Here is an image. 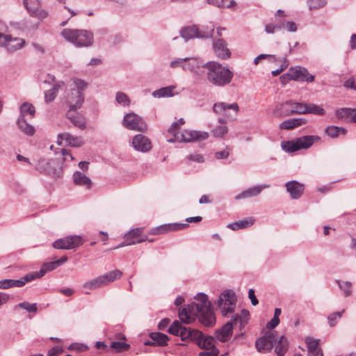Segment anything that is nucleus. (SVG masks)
Here are the masks:
<instances>
[{
	"label": "nucleus",
	"instance_id": "nucleus-41",
	"mask_svg": "<svg viewBox=\"0 0 356 356\" xmlns=\"http://www.w3.org/2000/svg\"><path fill=\"white\" fill-rule=\"evenodd\" d=\"M65 85L63 81H60L57 83L54 84L52 88L47 90L44 93V99L46 102L53 101L58 93V89Z\"/></svg>",
	"mask_w": 356,
	"mask_h": 356
},
{
	"label": "nucleus",
	"instance_id": "nucleus-15",
	"mask_svg": "<svg viewBox=\"0 0 356 356\" xmlns=\"http://www.w3.org/2000/svg\"><path fill=\"white\" fill-rule=\"evenodd\" d=\"M82 244V238L78 235L69 236L56 240L53 246L56 249L70 250L77 248Z\"/></svg>",
	"mask_w": 356,
	"mask_h": 356
},
{
	"label": "nucleus",
	"instance_id": "nucleus-10",
	"mask_svg": "<svg viewBox=\"0 0 356 356\" xmlns=\"http://www.w3.org/2000/svg\"><path fill=\"white\" fill-rule=\"evenodd\" d=\"M214 29L215 26L213 24L209 25L207 31H200V29L196 25H192L181 29L180 34L181 36L186 41L195 38H209L212 37Z\"/></svg>",
	"mask_w": 356,
	"mask_h": 356
},
{
	"label": "nucleus",
	"instance_id": "nucleus-30",
	"mask_svg": "<svg viewBox=\"0 0 356 356\" xmlns=\"http://www.w3.org/2000/svg\"><path fill=\"white\" fill-rule=\"evenodd\" d=\"M229 109L233 110L236 113L239 111V106L237 103L227 104L225 102H218L213 104V111L216 114H226V111Z\"/></svg>",
	"mask_w": 356,
	"mask_h": 356
},
{
	"label": "nucleus",
	"instance_id": "nucleus-18",
	"mask_svg": "<svg viewBox=\"0 0 356 356\" xmlns=\"http://www.w3.org/2000/svg\"><path fill=\"white\" fill-rule=\"evenodd\" d=\"M58 145H65L74 147H79L84 144L83 140L81 136H73L70 133L65 132L59 134L57 138Z\"/></svg>",
	"mask_w": 356,
	"mask_h": 356
},
{
	"label": "nucleus",
	"instance_id": "nucleus-40",
	"mask_svg": "<svg viewBox=\"0 0 356 356\" xmlns=\"http://www.w3.org/2000/svg\"><path fill=\"white\" fill-rule=\"evenodd\" d=\"M175 88V86L161 88L154 91L152 92V96L157 98L172 97L174 95L173 90Z\"/></svg>",
	"mask_w": 356,
	"mask_h": 356
},
{
	"label": "nucleus",
	"instance_id": "nucleus-64",
	"mask_svg": "<svg viewBox=\"0 0 356 356\" xmlns=\"http://www.w3.org/2000/svg\"><path fill=\"white\" fill-rule=\"evenodd\" d=\"M63 350L60 348L55 346L48 351L47 356H57Z\"/></svg>",
	"mask_w": 356,
	"mask_h": 356
},
{
	"label": "nucleus",
	"instance_id": "nucleus-56",
	"mask_svg": "<svg viewBox=\"0 0 356 356\" xmlns=\"http://www.w3.org/2000/svg\"><path fill=\"white\" fill-rule=\"evenodd\" d=\"M8 30V26L6 24L1 20H0V43L1 41L5 40L4 36L6 35L5 33Z\"/></svg>",
	"mask_w": 356,
	"mask_h": 356
},
{
	"label": "nucleus",
	"instance_id": "nucleus-35",
	"mask_svg": "<svg viewBox=\"0 0 356 356\" xmlns=\"http://www.w3.org/2000/svg\"><path fill=\"white\" fill-rule=\"evenodd\" d=\"M353 110L354 108H341L335 111V116L339 120L351 122Z\"/></svg>",
	"mask_w": 356,
	"mask_h": 356
},
{
	"label": "nucleus",
	"instance_id": "nucleus-20",
	"mask_svg": "<svg viewBox=\"0 0 356 356\" xmlns=\"http://www.w3.org/2000/svg\"><path fill=\"white\" fill-rule=\"evenodd\" d=\"M4 38L5 40L1 41L2 42L0 43V46L4 47L9 52H13L22 49L26 43L25 40L13 38L10 35L6 34Z\"/></svg>",
	"mask_w": 356,
	"mask_h": 356
},
{
	"label": "nucleus",
	"instance_id": "nucleus-60",
	"mask_svg": "<svg viewBox=\"0 0 356 356\" xmlns=\"http://www.w3.org/2000/svg\"><path fill=\"white\" fill-rule=\"evenodd\" d=\"M229 152L227 148H226L225 149H224L222 151L216 152L215 157L217 159H223L227 158L229 156Z\"/></svg>",
	"mask_w": 356,
	"mask_h": 356
},
{
	"label": "nucleus",
	"instance_id": "nucleus-48",
	"mask_svg": "<svg viewBox=\"0 0 356 356\" xmlns=\"http://www.w3.org/2000/svg\"><path fill=\"white\" fill-rule=\"evenodd\" d=\"M115 100L119 104H121L123 106H129L130 104V100L128 96L122 92H118L116 93Z\"/></svg>",
	"mask_w": 356,
	"mask_h": 356
},
{
	"label": "nucleus",
	"instance_id": "nucleus-3",
	"mask_svg": "<svg viewBox=\"0 0 356 356\" xmlns=\"http://www.w3.org/2000/svg\"><path fill=\"white\" fill-rule=\"evenodd\" d=\"M207 81L218 87L228 85L233 79V72L218 62L210 61L204 65Z\"/></svg>",
	"mask_w": 356,
	"mask_h": 356
},
{
	"label": "nucleus",
	"instance_id": "nucleus-59",
	"mask_svg": "<svg viewBox=\"0 0 356 356\" xmlns=\"http://www.w3.org/2000/svg\"><path fill=\"white\" fill-rule=\"evenodd\" d=\"M280 29H281V25H280V24L273 25V24H266L265 26V30L268 33H273L276 30H280Z\"/></svg>",
	"mask_w": 356,
	"mask_h": 356
},
{
	"label": "nucleus",
	"instance_id": "nucleus-32",
	"mask_svg": "<svg viewBox=\"0 0 356 356\" xmlns=\"http://www.w3.org/2000/svg\"><path fill=\"white\" fill-rule=\"evenodd\" d=\"M307 122L305 118H293L283 121L279 125L281 129L290 130L301 126Z\"/></svg>",
	"mask_w": 356,
	"mask_h": 356
},
{
	"label": "nucleus",
	"instance_id": "nucleus-49",
	"mask_svg": "<svg viewBox=\"0 0 356 356\" xmlns=\"http://www.w3.org/2000/svg\"><path fill=\"white\" fill-rule=\"evenodd\" d=\"M227 133V127L225 125H219L212 130L213 136L222 138Z\"/></svg>",
	"mask_w": 356,
	"mask_h": 356
},
{
	"label": "nucleus",
	"instance_id": "nucleus-12",
	"mask_svg": "<svg viewBox=\"0 0 356 356\" xmlns=\"http://www.w3.org/2000/svg\"><path fill=\"white\" fill-rule=\"evenodd\" d=\"M73 83L76 88L72 90V95L76 98V102L74 103L72 98H70L68 104L71 109H78L84 102V95L82 91L88 87V83L80 79H74Z\"/></svg>",
	"mask_w": 356,
	"mask_h": 356
},
{
	"label": "nucleus",
	"instance_id": "nucleus-61",
	"mask_svg": "<svg viewBox=\"0 0 356 356\" xmlns=\"http://www.w3.org/2000/svg\"><path fill=\"white\" fill-rule=\"evenodd\" d=\"M248 298L251 300L252 305L255 306L259 303V301L255 296L254 291L253 289H250L248 291Z\"/></svg>",
	"mask_w": 356,
	"mask_h": 356
},
{
	"label": "nucleus",
	"instance_id": "nucleus-26",
	"mask_svg": "<svg viewBox=\"0 0 356 356\" xmlns=\"http://www.w3.org/2000/svg\"><path fill=\"white\" fill-rule=\"evenodd\" d=\"M76 110V109H71L70 106V110L67 111L66 117L75 127L84 130L86 128V119L83 115L78 113H74Z\"/></svg>",
	"mask_w": 356,
	"mask_h": 356
},
{
	"label": "nucleus",
	"instance_id": "nucleus-4",
	"mask_svg": "<svg viewBox=\"0 0 356 356\" xmlns=\"http://www.w3.org/2000/svg\"><path fill=\"white\" fill-rule=\"evenodd\" d=\"M250 313L246 309H242L241 314H234L231 321L226 323L220 329L215 332L216 338L222 342L227 341L231 337L234 326H238L241 330L248 323Z\"/></svg>",
	"mask_w": 356,
	"mask_h": 356
},
{
	"label": "nucleus",
	"instance_id": "nucleus-29",
	"mask_svg": "<svg viewBox=\"0 0 356 356\" xmlns=\"http://www.w3.org/2000/svg\"><path fill=\"white\" fill-rule=\"evenodd\" d=\"M305 343L308 350L307 356H323L322 350L319 348V340L307 337L305 339Z\"/></svg>",
	"mask_w": 356,
	"mask_h": 356
},
{
	"label": "nucleus",
	"instance_id": "nucleus-25",
	"mask_svg": "<svg viewBox=\"0 0 356 356\" xmlns=\"http://www.w3.org/2000/svg\"><path fill=\"white\" fill-rule=\"evenodd\" d=\"M287 192L290 194L292 199H299L304 191V185L293 180L289 181L285 184Z\"/></svg>",
	"mask_w": 356,
	"mask_h": 356
},
{
	"label": "nucleus",
	"instance_id": "nucleus-7",
	"mask_svg": "<svg viewBox=\"0 0 356 356\" xmlns=\"http://www.w3.org/2000/svg\"><path fill=\"white\" fill-rule=\"evenodd\" d=\"M320 138L316 136H305L293 140L283 141L281 143L282 149L286 152H294L301 149H307L312 146L315 140Z\"/></svg>",
	"mask_w": 356,
	"mask_h": 356
},
{
	"label": "nucleus",
	"instance_id": "nucleus-17",
	"mask_svg": "<svg viewBox=\"0 0 356 356\" xmlns=\"http://www.w3.org/2000/svg\"><path fill=\"white\" fill-rule=\"evenodd\" d=\"M60 166L57 159H40L36 166L37 170L44 172L48 175H57V168Z\"/></svg>",
	"mask_w": 356,
	"mask_h": 356
},
{
	"label": "nucleus",
	"instance_id": "nucleus-44",
	"mask_svg": "<svg viewBox=\"0 0 356 356\" xmlns=\"http://www.w3.org/2000/svg\"><path fill=\"white\" fill-rule=\"evenodd\" d=\"M207 2L218 8H231L236 5L233 0H207Z\"/></svg>",
	"mask_w": 356,
	"mask_h": 356
},
{
	"label": "nucleus",
	"instance_id": "nucleus-33",
	"mask_svg": "<svg viewBox=\"0 0 356 356\" xmlns=\"http://www.w3.org/2000/svg\"><path fill=\"white\" fill-rule=\"evenodd\" d=\"M18 128L28 136L34 135L35 130L33 126L26 122V118H18L17 121Z\"/></svg>",
	"mask_w": 356,
	"mask_h": 356
},
{
	"label": "nucleus",
	"instance_id": "nucleus-6",
	"mask_svg": "<svg viewBox=\"0 0 356 356\" xmlns=\"http://www.w3.org/2000/svg\"><path fill=\"white\" fill-rule=\"evenodd\" d=\"M122 275V273L120 270H115L88 280L83 284V288L86 289L85 293L90 294L91 291L105 286L109 283L120 279Z\"/></svg>",
	"mask_w": 356,
	"mask_h": 356
},
{
	"label": "nucleus",
	"instance_id": "nucleus-31",
	"mask_svg": "<svg viewBox=\"0 0 356 356\" xmlns=\"http://www.w3.org/2000/svg\"><path fill=\"white\" fill-rule=\"evenodd\" d=\"M149 337L152 341H147L145 343V345L164 346L168 344L169 339L166 334L161 332H152Z\"/></svg>",
	"mask_w": 356,
	"mask_h": 356
},
{
	"label": "nucleus",
	"instance_id": "nucleus-27",
	"mask_svg": "<svg viewBox=\"0 0 356 356\" xmlns=\"http://www.w3.org/2000/svg\"><path fill=\"white\" fill-rule=\"evenodd\" d=\"M213 51L215 54L220 58L226 59L230 56V51L227 47V43L222 39L213 41Z\"/></svg>",
	"mask_w": 356,
	"mask_h": 356
},
{
	"label": "nucleus",
	"instance_id": "nucleus-19",
	"mask_svg": "<svg viewBox=\"0 0 356 356\" xmlns=\"http://www.w3.org/2000/svg\"><path fill=\"white\" fill-rule=\"evenodd\" d=\"M289 76L291 79L297 81L313 82L314 76L309 74L308 70L305 67L296 66L289 69Z\"/></svg>",
	"mask_w": 356,
	"mask_h": 356
},
{
	"label": "nucleus",
	"instance_id": "nucleus-23",
	"mask_svg": "<svg viewBox=\"0 0 356 356\" xmlns=\"http://www.w3.org/2000/svg\"><path fill=\"white\" fill-rule=\"evenodd\" d=\"M132 145L135 149L142 152H148L152 148L150 140L142 134H138L134 137Z\"/></svg>",
	"mask_w": 356,
	"mask_h": 356
},
{
	"label": "nucleus",
	"instance_id": "nucleus-37",
	"mask_svg": "<svg viewBox=\"0 0 356 356\" xmlns=\"http://www.w3.org/2000/svg\"><path fill=\"white\" fill-rule=\"evenodd\" d=\"M74 183L79 186H86L87 188H90L91 186V180L85 174L76 171L73 175Z\"/></svg>",
	"mask_w": 356,
	"mask_h": 356
},
{
	"label": "nucleus",
	"instance_id": "nucleus-51",
	"mask_svg": "<svg viewBox=\"0 0 356 356\" xmlns=\"http://www.w3.org/2000/svg\"><path fill=\"white\" fill-rule=\"evenodd\" d=\"M17 307H19L20 308H22L29 312H35L37 311L36 303H29L27 301L19 303Z\"/></svg>",
	"mask_w": 356,
	"mask_h": 356
},
{
	"label": "nucleus",
	"instance_id": "nucleus-52",
	"mask_svg": "<svg viewBox=\"0 0 356 356\" xmlns=\"http://www.w3.org/2000/svg\"><path fill=\"white\" fill-rule=\"evenodd\" d=\"M325 0H309L308 1V6L310 10H315L323 8L325 6Z\"/></svg>",
	"mask_w": 356,
	"mask_h": 356
},
{
	"label": "nucleus",
	"instance_id": "nucleus-62",
	"mask_svg": "<svg viewBox=\"0 0 356 356\" xmlns=\"http://www.w3.org/2000/svg\"><path fill=\"white\" fill-rule=\"evenodd\" d=\"M280 318L273 317L270 322L266 325L267 328L273 329L277 327L280 323Z\"/></svg>",
	"mask_w": 356,
	"mask_h": 356
},
{
	"label": "nucleus",
	"instance_id": "nucleus-2",
	"mask_svg": "<svg viewBox=\"0 0 356 356\" xmlns=\"http://www.w3.org/2000/svg\"><path fill=\"white\" fill-rule=\"evenodd\" d=\"M168 332L173 335L179 336L182 341L195 342L204 350L199 353V356H218L219 350L215 344V338L212 336H204L202 332L183 326L178 321H175L169 327Z\"/></svg>",
	"mask_w": 356,
	"mask_h": 356
},
{
	"label": "nucleus",
	"instance_id": "nucleus-11",
	"mask_svg": "<svg viewBox=\"0 0 356 356\" xmlns=\"http://www.w3.org/2000/svg\"><path fill=\"white\" fill-rule=\"evenodd\" d=\"M306 104L287 101L281 104L275 111L276 115H289L293 114H305Z\"/></svg>",
	"mask_w": 356,
	"mask_h": 356
},
{
	"label": "nucleus",
	"instance_id": "nucleus-9",
	"mask_svg": "<svg viewBox=\"0 0 356 356\" xmlns=\"http://www.w3.org/2000/svg\"><path fill=\"white\" fill-rule=\"evenodd\" d=\"M209 138V134L205 131H197L194 130H183L175 135V138L168 139L169 143H191L195 140H203Z\"/></svg>",
	"mask_w": 356,
	"mask_h": 356
},
{
	"label": "nucleus",
	"instance_id": "nucleus-38",
	"mask_svg": "<svg viewBox=\"0 0 356 356\" xmlns=\"http://www.w3.org/2000/svg\"><path fill=\"white\" fill-rule=\"evenodd\" d=\"M325 134L332 138H337L340 134L345 135L347 130L341 127L329 126L325 129Z\"/></svg>",
	"mask_w": 356,
	"mask_h": 356
},
{
	"label": "nucleus",
	"instance_id": "nucleus-57",
	"mask_svg": "<svg viewBox=\"0 0 356 356\" xmlns=\"http://www.w3.org/2000/svg\"><path fill=\"white\" fill-rule=\"evenodd\" d=\"M179 127H180L179 126V122H174L172 124V125L170 126V127L168 129V133L172 135V138H175V135H176V134H178L179 132Z\"/></svg>",
	"mask_w": 356,
	"mask_h": 356
},
{
	"label": "nucleus",
	"instance_id": "nucleus-45",
	"mask_svg": "<svg viewBox=\"0 0 356 356\" xmlns=\"http://www.w3.org/2000/svg\"><path fill=\"white\" fill-rule=\"evenodd\" d=\"M143 232L142 228L133 229L124 234V239L126 241H135V238L140 236Z\"/></svg>",
	"mask_w": 356,
	"mask_h": 356
},
{
	"label": "nucleus",
	"instance_id": "nucleus-16",
	"mask_svg": "<svg viewBox=\"0 0 356 356\" xmlns=\"http://www.w3.org/2000/svg\"><path fill=\"white\" fill-rule=\"evenodd\" d=\"M24 4L30 15L42 20L48 16L47 12L41 8L40 0H24Z\"/></svg>",
	"mask_w": 356,
	"mask_h": 356
},
{
	"label": "nucleus",
	"instance_id": "nucleus-46",
	"mask_svg": "<svg viewBox=\"0 0 356 356\" xmlns=\"http://www.w3.org/2000/svg\"><path fill=\"white\" fill-rule=\"evenodd\" d=\"M336 282L341 290L343 291L345 297H348L351 294V283L350 282H340L339 280H337Z\"/></svg>",
	"mask_w": 356,
	"mask_h": 356
},
{
	"label": "nucleus",
	"instance_id": "nucleus-58",
	"mask_svg": "<svg viewBox=\"0 0 356 356\" xmlns=\"http://www.w3.org/2000/svg\"><path fill=\"white\" fill-rule=\"evenodd\" d=\"M12 288V279L0 280V289H8Z\"/></svg>",
	"mask_w": 356,
	"mask_h": 356
},
{
	"label": "nucleus",
	"instance_id": "nucleus-28",
	"mask_svg": "<svg viewBox=\"0 0 356 356\" xmlns=\"http://www.w3.org/2000/svg\"><path fill=\"white\" fill-rule=\"evenodd\" d=\"M205 63L197 57H186L184 67V71H190L193 73H197L200 67L204 68Z\"/></svg>",
	"mask_w": 356,
	"mask_h": 356
},
{
	"label": "nucleus",
	"instance_id": "nucleus-43",
	"mask_svg": "<svg viewBox=\"0 0 356 356\" xmlns=\"http://www.w3.org/2000/svg\"><path fill=\"white\" fill-rule=\"evenodd\" d=\"M306 113H312L318 115H323L325 113L324 108L314 104H306Z\"/></svg>",
	"mask_w": 356,
	"mask_h": 356
},
{
	"label": "nucleus",
	"instance_id": "nucleus-14",
	"mask_svg": "<svg viewBox=\"0 0 356 356\" xmlns=\"http://www.w3.org/2000/svg\"><path fill=\"white\" fill-rule=\"evenodd\" d=\"M123 124L127 129L136 131H145L147 129L144 120L134 113H128L124 117Z\"/></svg>",
	"mask_w": 356,
	"mask_h": 356
},
{
	"label": "nucleus",
	"instance_id": "nucleus-47",
	"mask_svg": "<svg viewBox=\"0 0 356 356\" xmlns=\"http://www.w3.org/2000/svg\"><path fill=\"white\" fill-rule=\"evenodd\" d=\"M344 312L345 309H343L341 312H336L328 316L327 321L330 327H334L337 325V320L341 318L342 314Z\"/></svg>",
	"mask_w": 356,
	"mask_h": 356
},
{
	"label": "nucleus",
	"instance_id": "nucleus-5",
	"mask_svg": "<svg viewBox=\"0 0 356 356\" xmlns=\"http://www.w3.org/2000/svg\"><path fill=\"white\" fill-rule=\"evenodd\" d=\"M61 35L67 41L79 47H89L93 43V34L87 30L64 29Z\"/></svg>",
	"mask_w": 356,
	"mask_h": 356
},
{
	"label": "nucleus",
	"instance_id": "nucleus-63",
	"mask_svg": "<svg viewBox=\"0 0 356 356\" xmlns=\"http://www.w3.org/2000/svg\"><path fill=\"white\" fill-rule=\"evenodd\" d=\"M344 87L356 90V82L354 79H348L344 83Z\"/></svg>",
	"mask_w": 356,
	"mask_h": 356
},
{
	"label": "nucleus",
	"instance_id": "nucleus-42",
	"mask_svg": "<svg viewBox=\"0 0 356 356\" xmlns=\"http://www.w3.org/2000/svg\"><path fill=\"white\" fill-rule=\"evenodd\" d=\"M35 280L33 273L26 274L19 280H12V287H22L26 282Z\"/></svg>",
	"mask_w": 356,
	"mask_h": 356
},
{
	"label": "nucleus",
	"instance_id": "nucleus-1",
	"mask_svg": "<svg viewBox=\"0 0 356 356\" xmlns=\"http://www.w3.org/2000/svg\"><path fill=\"white\" fill-rule=\"evenodd\" d=\"M195 302L184 307L179 312L181 321L188 324L198 318L200 322L204 326L214 325L216 316L207 296L204 293H199L195 297Z\"/></svg>",
	"mask_w": 356,
	"mask_h": 356
},
{
	"label": "nucleus",
	"instance_id": "nucleus-55",
	"mask_svg": "<svg viewBox=\"0 0 356 356\" xmlns=\"http://www.w3.org/2000/svg\"><path fill=\"white\" fill-rule=\"evenodd\" d=\"M185 64V58H177L174 60H172L170 63V66L172 68L181 67L184 70Z\"/></svg>",
	"mask_w": 356,
	"mask_h": 356
},
{
	"label": "nucleus",
	"instance_id": "nucleus-54",
	"mask_svg": "<svg viewBox=\"0 0 356 356\" xmlns=\"http://www.w3.org/2000/svg\"><path fill=\"white\" fill-rule=\"evenodd\" d=\"M280 25H281V29H285L289 32H295L297 30V26L294 22H287L280 24Z\"/></svg>",
	"mask_w": 356,
	"mask_h": 356
},
{
	"label": "nucleus",
	"instance_id": "nucleus-22",
	"mask_svg": "<svg viewBox=\"0 0 356 356\" xmlns=\"http://www.w3.org/2000/svg\"><path fill=\"white\" fill-rule=\"evenodd\" d=\"M188 227L187 223H169L161 225L159 227H154L150 230L152 234H163L172 231H177L184 229Z\"/></svg>",
	"mask_w": 356,
	"mask_h": 356
},
{
	"label": "nucleus",
	"instance_id": "nucleus-21",
	"mask_svg": "<svg viewBox=\"0 0 356 356\" xmlns=\"http://www.w3.org/2000/svg\"><path fill=\"white\" fill-rule=\"evenodd\" d=\"M67 261V257L66 256H64L61 257L60 259L54 261H50V262H46L44 263L40 270L38 272H32L35 279H39L43 277L47 273L50 272L58 266H61L63 264L66 262Z\"/></svg>",
	"mask_w": 356,
	"mask_h": 356
},
{
	"label": "nucleus",
	"instance_id": "nucleus-36",
	"mask_svg": "<svg viewBox=\"0 0 356 356\" xmlns=\"http://www.w3.org/2000/svg\"><path fill=\"white\" fill-rule=\"evenodd\" d=\"M20 114L19 118H26L29 117L33 118L35 113V109L33 104L29 102L23 103L20 108Z\"/></svg>",
	"mask_w": 356,
	"mask_h": 356
},
{
	"label": "nucleus",
	"instance_id": "nucleus-53",
	"mask_svg": "<svg viewBox=\"0 0 356 356\" xmlns=\"http://www.w3.org/2000/svg\"><path fill=\"white\" fill-rule=\"evenodd\" d=\"M265 58H269L270 60L273 61V62L277 61V58L275 55L262 54H260L258 56H257L254 59L253 63L254 65H258L259 60H261V59H265Z\"/></svg>",
	"mask_w": 356,
	"mask_h": 356
},
{
	"label": "nucleus",
	"instance_id": "nucleus-50",
	"mask_svg": "<svg viewBox=\"0 0 356 356\" xmlns=\"http://www.w3.org/2000/svg\"><path fill=\"white\" fill-rule=\"evenodd\" d=\"M129 347V345L127 343L122 341H113L111 344V348L116 350V352H122L126 350Z\"/></svg>",
	"mask_w": 356,
	"mask_h": 356
},
{
	"label": "nucleus",
	"instance_id": "nucleus-34",
	"mask_svg": "<svg viewBox=\"0 0 356 356\" xmlns=\"http://www.w3.org/2000/svg\"><path fill=\"white\" fill-rule=\"evenodd\" d=\"M254 219L252 217H249L245 219L230 223L227 225V227L232 230H238L250 227L254 224Z\"/></svg>",
	"mask_w": 356,
	"mask_h": 356
},
{
	"label": "nucleus",
	"instance_id": "nucleus-24",
	"mask_svg": "<svg viewBox=\"0 0 356 356\" xmlns=\"http://www.w3.org/2000/svg\"><path fill=\"white\" fill-rule=\"evenodd\" d=\"M270 187L269 184L256 185L247 188L235 197L236 200L250 198L259 195L262 190Z\"/></svg>",
	"mask_w": 356,
	"mask_h": 356
},
{
	"label": "nucleus",
	"instance_id": "nucleus-13",
	"mask_svg": "<svg viewBox=\"0 0 356 356\" xmlns=\"http://www.w3.org/2000/svg\"><path fill=\"white\" fill-rule=\"evenodd\" d=\"M277 334L276 331L268 332L256 341L255 345L259 352L270 351L276 344Z\"/></svg>",
	"mask_w": 356,
	"mask_h": 356
},
{
	"label": "nucleus",
	"instance_id": "nucleus-8",
	"mask_svg": "<svg viewBox=\"0 0 356 356\" xmlns=\"http://www.w3.org/2000/svg\"><path fill=\"white\" fill-rule=\"evenodd\" d=\"M236 302L235 293L232 290L225 291L222 293L218 300L219 307L222 316H226L234 311Z\"/></svg>",
	"mask_w": 356,
	"mask_h": 356
},
{
	"label": "nucleus",
	"instance_id": "nucleus-39",
	"mask_svg": "<svg viewBox=\"0 0 356 356\" xmlns=\"http://www.w3.org/2000/svg\"><path fill=\"white\" fill-rule=\"evenodd\" d=\"M275 351L278 356H284L288 349V340L287 339L282 336L276 344L274 346Z\"/></svg>",
	"mask_w": 356,
	"mask_h": 356
}]
</instances>
